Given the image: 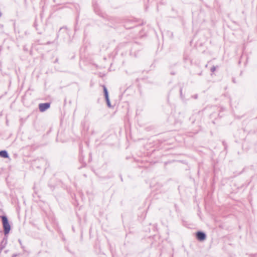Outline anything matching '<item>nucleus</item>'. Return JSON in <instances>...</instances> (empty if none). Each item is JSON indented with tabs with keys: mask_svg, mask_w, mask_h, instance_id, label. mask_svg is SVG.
Here are the masks:
<instances>
[{
	"mask_svg": "<svg viewBox=\"0 0 257 257\" xmlns=\"http://www.w3.org/2000/svg\"><path fill=\"white\" fill-rule=\"evenodd\" d=\"M4 228V232L5 235L8 234L11 230V225L9 223L8 217L6 215L1 216Z\"/></svg>",
	"mask_w": 257,
	"mask_h": 257,
	"instance_id": "1",
	"label": "nucleus"
},
{
	"mask_svg": "<svg viewBox=\"0 0 257 257\" xmlns=\"http://www.w3.org/2000/svg\"><path fill=\"white\" fill-rule=\"evenodd\" d=\"M103 92H104V97L106 102L107 105L109 107H111V103L109 100V95H108V90L105 87V86L103 85Z\"/></svg>",
	"mask_w": 257,
	"mask_h": 257,
	"instance_id": "2",
	"label": "nucleus"
},
{
	"mask_svg": "<svg viewBox=\"0 0 257 257\" xmlns=\"http://www.w3.org/2000/svg\"><path fill=\"white\" fill-rule=\"evenodd\" d=\"M196 237L199 241H202L206 239V235L205 232L198 231L196 233Z\"/></svg>",
	"mask_w": 257,
	"mask_h": 257,
	"instance_id": "3",
	"label": "nucleus"
},
{
	"mask_svg": "<svg viewBox=\"0 0 257 257\" xmlns=\"http://www.w3.org/2000/svg\"><path fill=\"white\" fill-rule=\"evenodd\" d=\"M50 107L49 102L42 103L39 104V109L41 112H44Z\"/></svg>",
	"mask_w": 257,
	"mask_h": 257,
	"instance_id": "4",
	"label": "nucleus"
},
{
	"mask_svg": "<svg viewBox=\"0 0 257 257\" xmlns=\"http://www.w3.org/2000/svg\"><path fill=\"white\" fill-rule=\"evenodd\" d=\"M7 243V239L3 238L2 240L1 244H0V251H2V250L5 247V246Z\"/></svg>",
	"mask_w": 257,
	"mask_h": 257,
	"instance_id": "5",
	"label": "nucleus"
},
{
	"mask_svg": "<svg viewBox=\"0 0 257 257\" xmlns=\"http://www.w3.org/2000/svg\"><path fill=\"white\" fill-rule=\"evenodd\" d=\"M0 156L4 158H9V154L7 151L3 150L0 151Z\"/></svg>",
	"mask_w": 257,
	"mask_h": 257,
	"instance_id": "6",
	"label": "nucleus"
},
{
	"mask_svg": "<svg viewBox=\"0 0 257 257\" xmlns=\"http://www.w3.org/2000/svg\"><path fill=\"white\" fill-rule=\"evenodd\" d=\"M215 70H216V67H215V66H212V67H211V69H210V70H211V71L212 72H214V71H215Z\"/></svg>",
	"mask_w": 257,
	"mask_h": 257,
	"instance_id": "7",
	"label": "nucleus"
},
{
	"mask_svg": "<svg viewBox=\"0 0 257 257\" xmlns=\"http://www.w3.org/2000/svg\"><path fill=\"white\" fill-rule=\"evenodd\" d=\"M197 98V95L194 96V98L196 99Z\"/></svg>",
	"mask_w": 257,
	"mask_h": 257,
	"instance_id": "8",
	"label": "nucleus"
},
{
	"mask_svg": "<svg viewBox=\"0 0 257 257\" xmlns=\"http://www.w3.org/2000/svg\"><path fill=\"white\" fill-rule=\"evenodd\" d=\"M2 14L1 12H0V17L2 16Z\"/></svg>",
	"mask_w": 257,
	"mask_h": 257,
	"instance_id": "9",
	"label": "nucleus"
},
{
	"mask_svg": "<svg viewBox=\"0 0 257 257\" xmlns=\"http://www.w3.org/2000/svg\"><path fill=\"white\" fill-rule=\"evenodd\" d=\"M182 89H180V93L181 94L182 93Z\"/></svg>",
	"mask_w": 257,
	"mask_h": 257,
	"instance_id": "10",
	"label": "nucleus"
},
{
	"mask_svg": "<svg viewBox=\"0 0 257 257\" xmlns=\"http://www.w3.org/2000/svg\"><path fill=\"white\" fill-rule=\"evenodd\" d=\"M19 242H20V243H21V240H20V239H19Z\"/></svg>",
	"mask_w": 257,
	"mask_h": 257,
	"instance_id": "11",
	"label": "nucleus"
},
{
	"mask_svg": "<svg viewBox=\"0 0 257 257\" xmlns=\"http://www.w3.org/2000/svg\"><path fill=\"white\" fill-rule=\"evenodd\" d=\"M19 242H20V243H21V240H20V239H19Z\"/></svg>",
	"mask_w": 257,
	"mask_h": 257,
	"instance_id": "12",
	"label": "nucleus"
}]
</instances>
